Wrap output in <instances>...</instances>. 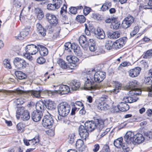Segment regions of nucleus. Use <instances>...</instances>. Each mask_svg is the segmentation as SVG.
Listing matches in <instances>:
<instances>
[{
  "label": "nucleus",
  "instance_id": "nucleus-1",
  "mask_svg": "<svg viewBox=\"0 0 152 152\" xmlns=\"http://www.w3.org/2000/svg\"><path fill=\"white\" fill-rule=\"evenodd\" d=\"M85 126H80L79 128V134L83 140H85L88 136V132H91L95 128L100 131L104 127V121L100 119H96L95 121H87L85 124Z\"/></svg>",
  "mask_w": 152,
  "mask_h": 152
},
{
  "label": "nucleus",
  "instance_id": "nucleus-2",
  "mask_svg": "<svg viewBox=\"0 0 152 152\" xmlns=\"http://www.w3.org/2000/svg\"><path fill=\"white\" fill-rule=\"evenodd\" d=\"M88 71L86 77L85 78L84 88L85 90H94L101 88L102 86L99 84H94V81Z\"/></svg>",
  "mask_w": 152,
  "mask_h": 152
},
{
  "label": "nucleus",
  "instance_id": "nucleus-3",
  "mask_svg": "<svg viewBox=\"0 0 152 152\" xmlns=\"http://www.w3.org/2000/svg\"><path fill=\"white\" fill-rule=\"evenodd\" d=\"M57 109L59 115L61 116L65 117L69 113L70 107L66 102H63L58 104Z\"/></svg>",
  "mask_w": 152,
  "mask_h": 152
},
{
  "label": "nucleus",
  "instance_id": "nucleus-4",
  "mask_svg": "<svg viewBox=\"0 0 152 152\" xmlns=\"http://www.w3.org/2000/svg\"><path fill=\"white\" fill-rule=\"evenodd\" d=\"M122 86V84L119 83L117 82L115 83L114 88L110 91H100V94L102 95L101 98L103 99V100H105L109 98V96L112 92H113L115 94H117L119 91V90H121Z\"/></svg>",
  "mask_w": 152,
  "mask_h": 152
},
{
  "label": "nucleus",
  "instance_id": "nucleus-5",
  "mask_svg": "<svg viewBox=\"0 0 152 152\" xmlns=\"http://www.w3.org/2000/svg\"><path fill=\"white\" fill-rule=\"evenodd\" d=\"M88 71L91 77L93 78L94 81L96 82L100 83L105 78L106 73L104 72L98 71L96 72L94 69H92Z\"/></svg>",
  "mask_w": 152,
  "mask_h": 152
},
{
  "label": "nucleus",
  "instance_id": "nucleus-6",
  "mask_svg": "<svg viewBox=\"0 0 152 152\" xmlns=\"http://www.w3.org/2000/svg\"><path fill=\"white\" fill-rule=\"evenodd\" d=\"M53 87L55 88H58V90L54 91H47V93L49 94L52 95L54 93H58L61 95L67 94L70 91V88L69 87L66 85H59L57 86H54Z\"/></svg>",
  "mask_w": 152,
  "mask_h": 152
},
{
  "label": "nucleus",
  "instance_id": "nucleus-7",
  "mask_svg": "<svg viewBox=\"0 0 152 152\" xmlns=\"http://www.w3.org/2000/svg\"><path fill=\"white\" fill-rule=\"evenodd\" d=\"M13 63L15 67L20 69H25L28 65V63L24 60L18 57L14 59Z\"/></svg>",
  "mask_w": 152,
  "mask_h": 152
},
{
  "label": "nucleus",
  "instance_id": "nucleus-8",
  "mask_svg": "<svg viewBox=\"0 0 152 152\" xmlns=\"http://www.w3.org/2000/svg\"><path fill=\"white\" fill-rule=\"evenodd\" d=\"M53 123V120L50 115H46L42 120V124L43 126L47 128L51 127Z\"/></svg>",
  "mask_w": 152,
  "mask_h": 152
},
{
  "label": "nucleus",
  "instance_id": "nucleus-9",
  "mask_svg": "<svg viewBox=\"0 0 152 152\" xmlns=\"http://www.w3.org/2000/svg\"><path fill=\"white\" fill-rule=\"evenodd\" d=\"M134 18L131 15H129L123 20L121 26L124 28H127L130 26L133 23Z\"/></svg>",
  "mask_w": 152,
  "mask_h": 152
},
{
  "label": "nucleus",
  "instance_id": "nucleus-10",
  "mask_svg": "<svg viewBox=\"0 0 152 152\" xmlns=\"http://www.w3.org/2000/svg\"><path fill=\"white\" fill-rule=\"evenodd\" d=\"M26 55H33L36 54L38 51V47L34 45H29L25 48Z\"/></svg>",
  "mask_w": 152,
  "mask_h": 152
},
{
  "label": "nucleus",
  "instance_id": "nucleus-11",
  "mask_svg": "<svg viewBox=\"0 0 152 152\" xmlns=\"http://www.w3.org/2000/svg\"><path fill=\"white\" fill-rule=\"evenodd\" d=\"M36 33L37 35L40 37H44L46 34V30L41 24L37 23L36 25Z\"/></svg>",
  "mask_w": 152,
  "mask_h": 152
},
{
  "label": "nucleus",
  "instance_id": "nucleus-12",
  "mask_svg": "<svg viewBox=\"0 0 152 152\" xmlns=\"http://www.w3.org/2000/svg\"><path fill=\"white\" fill-rule=\"evenodd\" d=\"M134 136L133 132L130 131L128 132L124 137V140L128 144H133Z\"/></svg>",
  "mask_w": 152,
  "mask_h": 152
},
{
  "label": "nucleus",
  "instance_id": "nucleus-13",
  "mask_svg": "<svg viewBox=\"0 0 152 152\" xmlns=\"http://www.w3.org/2000/svg\"><path fill=\"white\" fill-rule=\"evenodd\" d=\"M141 70V68L139 67L131 69L128 71L129 75L132 78L137 77L140 74Z\"/></svg>",
  "mask_w": 152,
  "mask_h": 152
},
{
  "label": "nucleus",
  "instance_id": "nucleus-14",
  "mask_svg": "<svg viewBox=\"0 0 152 152\" xmlns=\"http://www.w3.org/2000/svg\"><path fill=\"white\" fill-rule=\"evenodd\" d=\"M47 20L50 24L56 25L58 23V19L54 15L47 13L45 15Z\"/></svg>",
  "mask_w": 152,
  "mask_h": 152
},
{
  "label": "nucleus",
  "instance_id": "nucleus-15",
  "mask_svg": "<svg viewBox=\"0 0 152 152\" xmlns=\"http://www.w3.org/2000/svg\"><path fill=\"white\" fill-rule=\"evenodd\" d=\"M42 116V112L34 111L31 113V118L33 121L37 122L39 121Z\"/></svg>",
  "mask_w": 152,
  "mask_h": 152
},
{
  "label": "nucleus",
  "instance_id": "nucleus-16",
  "mask_svg": "<svg viewBox=\"0 0 152 152\" xmlns=\"http://www.w3.org/2000/svg\"><path fill=\"white\" fill-rule=\"evenodd\" d=\"M138 85V82L136 80H134L129 82L125 88L128 90H134L137 88Z\"/></svg>",
  "mask_w": 152,
  "mask_h": 152
},
{
  "label": "nucleus",
  "instance_id": "nucleus-17",
  "mask_svg": "<svg viewBox=\"0 0 152 152\" xmlns=\"http://www.w3.org/2000/svg\"><path fill=\"white\" fill-rule=\"evenodd\" d=\"M134 140L133 142V144H139L143 142L145 140V138L143 135L140 133L137 134L135 135Z\"/></svg>",
  "mask_w": 152,
  "mask_h": 152
},
{
  "label": "nucleus",
  "instance_id": "nucleus-18",
  "mask_svg": "<svg viewBox=\"0 0 152 152\" xmlns=\"http://www.w3.org/2000/svg\"><path fill=\"white\" fill-rule=\"evenodd\" d=\"M88 39H87L86 37L83 35L80 36L79 38V42L80 44L84 50L86 49V47L87 46V43L88 41Z\"/></svg>",
  "mask_w": 152,
  "mask_h": 152
},
{
  "label": "nucleus",
  "instance_id": "nucleus-19",
  "mask_svg": "<svg viewBox=\"0 0 152 152\" xmlns=\"http://www.w3.org/2000/svg\"><path fill=\"white\" fill-rule=\"evenodd\" d=\"M126 39L125 37L120 38L114 42V45L115 46L116 49L120 48L123 46L126 42L125 41Z\"/></svg>",
  "mask_w": 152,
  "mask_h": 152
},
{
  "label": "nucleus",
  "instance_id": "nucleus-20",
  "mask_svg": "<svg viewBox=\"0 0 152 152\" xmlns=\"http://www.w3.org/2000/svg\"><path fill=\"white\" fill-rule=\"evenodd\" d=\"M45 107V103L41 100L37 102L36 105V110L39 112H42Z\"/></svg>",
  "mask_w": 152,
  "mask_h": 152
},
{
  "label": "nucleus",
  "instance_id": "nucleus-21",
  "mask_svg": "<svg viewBox=\"0 0 152 152\" xmlns=\"http://www.w3.org/2000/svg\"><path fill=\"white\" fill-rule=\"evenodd\" d=\"M80 83L76 80L71 81L69 83V85L71 88L73 90H77L80 87Z\"/></svg>",
  "mask_w": 152,
  "mask_h": 152
},
{
  "label": "nucleus",
  "instance_id": "nucleus-22",
  "mask_svg": "<svg viewBox=\"0 0 152 152\" xmlns=\"http://www.w3.org/2000/svg\"><path fill=\"white\" fill-rule=\"evenodd\" d=\"M124 102H121L117 107L118 110L122 112L126 111L129 109V106L126 103Z\"/></svg>",
  "mask_w": 152,
  "mask_h": 152
},
{
  "label": "nucleus",
  "instance_id": "nucleus-23",
  "mask_svg": "<svg viewBox=\"0 0 152 152\" xmlns=\"http://www.w3.org/2000/svg\"><path fill=\"white\" fill-rule=\"evenodd\" d=\"M61 30L60 27L56 28L52 33H49V39H54L58 37L60 31Z\"/></svg>",
  "mask_w": 152,
  "mask_h": 152
},
{
  "label": "nucleus",
  "instance_id": "nucleus-24",
  "mask_svg": "<svg viewBox=\"0 0 152 152\" xmlns=\"http://www.w3.org/2000/svg\"><path fill=\"white\" fill-rule=\"evenodd\" d=\"M38 50L40 55L43 56H46L48 53V49L44 46L41 45H38Z\"/></svg>",
  "mask_w": 152,
  "mask_h": 152
},
{
  "label": "nucleus",
  "instance_id": "nucleus-25",
  "mask_svg": "<svg viewBox=\"0 0 152 152\" xmlns=\"http://www.w3.org/2000/svg\"><path fill=\"white\" fill-rule=\"evenodd\" d=\"M87 45L86 49L89 47L90 50L91 51H94L95 50V42L92 39H89L87 43Z\"/></svg>",
  "mask_w": 152,
  "mask_h": 152
},
{
  "label": "nucleus",
  "instance_id": "nucleus-26",
  "mask_svg": "<svg viewBox=\"0 0 152 152\" xmlns=\"http://www.w3.org/2000/svg\"><path fill=\"white\" fill-rule=\"evenodd\" d=\"M29 31V29L28 28L23 29V31L20 33V36L15 37L19 40H22L28 34Z\"/></svg>",
  "mask_w": 152,
  "mask_h": 152
},
{
  "label": "nucleus",
  "instance_id": "nucleus-27",
  "mask_svg": "<svg viewBox=\"0 0 152 152\" xmlns=\"http://www.w3.org/2000/svg\"><path fill=\"white\" fill-rule=\"evenodd\" d=\"M96 37L99 39H104L105 37V34L103 31L99 28H98L95 32Z\"/></svg>",
  "mask_w": 152,
  "mask_h": 152
},
{
  "label": "nucleus",
  "instance_id": "nucleus-28",
  "mask_svg": "<svg viewBox=\"0 0 152 152\" xmlns=\"http://www.w3.org/2000/svg\"><path fill=\"white\" fill-rule=\"evenodd\" d=\"M26 110L25 108L23 107L18 108L16 112L17 118L18 119Z\"/></svg>",
  "mask_w": 152,
  "mask_h": 152
},
{
  "label": "nucleus",
  "instance_id": "nucleus-29",
  "mask_svg": "<svg viewBox=\"0 0 152 152\" xmlns=\"http://www.w3.org/2000/svg\"><path fill=\"white\" fill-rule=\"evenodd\" d=\"M45 103L46 107L49 110H53L55 109V104L51 100H49Z\"/></svg>",
  "mask_w": 152,
  "mask_h": 152
},
{
  "label": "nucleus",
  "instance_id": "nucleus-30",
  "mask_svg": "<svg viewBox=\"0 0 152 152\" xmlns=\"http://www.w3.org/2000/svg\"><path fill=\"white\" fill-rule=\"evenodd\" d=\"M66 8V6L64 4L60 11V13L63 17V19L64 20H66L68 19L67 16L66 15L67 14Z\"/></svg>",
  "mask_w": 152,
  "mask_h": 152
},
{
  "label": "nucleus",
  "instance_id": "nucleus-31",
  "mask_svg": "<svg viewBox=\"0 0 152 152\" xmlns=\"http://www.w3.org/2000/svg\"><path fill=\"white\" fill-rule=\"evenodd\" d=\"M15 73L16 77L20 80L25 79L27 77L25 73L20 71H15Z\"/></svg>",
  "mask_w": 152,
  "mask_h": 152
},
{
  "label": "nucleus",
  "instance_id": "nucleus-32",
  "mask_svg": "<svg viewBox=\"0 0 152 152\" xmlns=\"http://www.w3.org/2000/svg\"><path fill=\"white\" fill-rule=\"evenodd\" d=\"M120 24L119 22L115 19L112 20L110 28L113 29H118L120 27Z\"/></svg>",
  "mask_w": 152,
  "mask_h": 152
},
{
  "label": "nucleus",
  "instance_id": "nucleus-33",
  "mask_svg": "<svg viewBox=\"0 0 152 152\" xmlns=\"http://www.w3.org/2000/svg\"><path fill=\"white\" fill-rule=\"evenodd\" d=\"M138 99V98L135 96H133V97L129 96L124 98V100L126 103H129L135 102L137 101Z\"/></svg>",
  "mask_w": 152,
  "mask_h": 152
},
{
  "label": "nucleus",
  "instance_id": "nucleus-34",
  "mask_svg": "<svg viewBox=\"0 0 152 152\" xmlns=\"http://www.w3.org/2000/svg\"><path fill=\"white\" fill-rule=\"evenodd\" d=\"M120 34L118 31L110 32L108 34V36L111 39H116L120 37Z\"/></svg>",
  "mask_w": 152,
  "mask_h": 152
},
{
  "label": "nucleus",
  "instance_id": "nucleus-35",
  "mask_svg": "<svg viewBox=\"0 0 152 152\" xmlns=\"http://www.w3.org/2000/svg\"><path fill=\"white\" fill-rule=\"evenodd\" d=\"M123 138L122 137L119 138L114 141V146L117 148H120L121 147L122 144Z\"/></svg>",
  "mask_w": 152,
  "mask_h": 152
},
{
  "label": "nucleus",
  "instance_id": "nucleus-36",
  "mask_svg": "<svg viewBox=\"0 0 152 152\" xmlns=\"http://www.w3.org/2000/svg\"><path fill=\"white\" fill-rule=\"evenodd\" d=\"M40 91L31 90L29 92V94L32 96L33 97H35L39 98L40 96Z\"/></svg>",
  "mask_w": 152,
  "mask_h": 152
},
{
  "label": "nucleus",
  "instance_id": "nucleus-37",
  "mask_svg": "<svg viewBox=\"0 0 152 152\" xmlns=\"http://www.w3.org/2000/svg\"><path fill=\"white\" fill-rule=\"evenodd\" d=\"M129 93L132 96L134 95H139L141 94V90L140 89L137 88L134 90L130 91Z\"/></svg>",
  "mask_w": 152,
  "mask_h": 152
},
{
  "label": "nucleus",
  "instance_id": "nucleus-38",
  "mask_svg": "<svg viewBox=\"0 0 152 152\" xmlns=\"http://www.w3.org/2000/svg\"><path fill=\"white\" fill-rule=\"evenodd\" d=\"M80 49L79 47L77 45H75V44H72L71 50H73L75 54L78 55L80 53Z\"/></svg>",
  "mask_w": 152,
  "mask_h": 152
},
{
  "label": "nucleus",
  "instance_id": "nucleus-39",
  "mask_svg": "<svg viewBox=\"0 0 152 152\" xmlns=\"http://www.w3.org/2000/svg\"><path fill=\"white\" fill-rule=\"evenodd\" d=\"M98 110H105L108 108L109 106L105 103H99L97 107Z\"/></svg>",
  "mask_w": 152,
  "mask_h": 152
},
{
  "label": "nucleus",
  "instance_id": "nucleus-40",
  "mask_svg": "<svg viewBox=\"0 0 152 152\" xmlns=\"http://www.w3.org/2000/svg\"><path fill=\"white\" fill-rule=\"evenodd\" d=\"M111 4L110 2H107L104 4L101 7L100 10L104 12L108 10L111 6Z\"/></svg>",
  "mask_w": 152,
  "mask_h": 152
},
{
  "label": "nucleus",
  "instance_id": "nucleus-41",
  "mask_svg": "<svg viewBox=\"0 0 152 152\" xmlns=\"http://www.w3.org/2000/svg\"><path fill=\"white\" fill-rule=\"evenodd\" d=\"M75 145L77 148L79 149L80 150H81L82 151L83 149L81 150L80 149L81 148H83V146H84L83 141L81 139H78Z\"/></svg>",
  "mask_w": 152,
  "mask_h": 152
},
{
  "label": "nucleus",
  "instance_id": "nucleus-42",
  "mask_svg": "<svg viewBox=\"0 0 152 152\" xmlns=\"http://www.w3.org/2000/svg\"><path fill=\"white\" fill-rule=\"evenodd\" d=\"M113 45H114V42L110 40H108L105 43V47L107 50H110L112 48Z\"/></svg>",
  "mask_w": 152,
  "mask_h": 152
},
{
  "label": "nucleus",
  "instance_id": "nucleus-43",
  "mask_svg": "<svg viewBox=\"0 0 152 152\" xmlns=\"http://www.w3.org/2000/svg\"><path fill=\"white\" fill-rule=\"evenodd\" d=\"M20 117L23 121H26L28 120L30 118L29 112L26 110Z\"/></svg>",
  "mask_w": 152,
  "mask_h": 152
},
{
  "label": "nucleus",
  "instance_id": "nucleus-44",
  "mask_svg": "<svg viewBox=\"0 0 152 152\" xmlns=\"http://www.w3.org/2000/svg\"><path fill=\"white\" fill-rule=\"evenodd\" d=\"M58 64L61 67L64 69H66L67 67V65L63 60L59 59L58 61Z\"/></svg>",
  "mask_w": 152,
  "mask_h": 152
},
{
  "label": "nucleus",
  "instance_id": "nucleus-45",
  "mask_svg": "<svg viewBox=\"0 0 152 152\" xmlns=\"http://www.w3.org/2000/svg\"><path fill=\"white\" fill-rule=\"evenodd\" d=\"M76 19L77 22L80 23L84 22L86 20V18L83 15H80L77 16L76 18Z\"/></svg>",
  "mask_w": 152,
  "mask_h": 152
},
{
  "label": "nucleus",
  "instance_id": "nucleus-46",
  "mask_svg": "<svg viewBox=\"0 0 152 152\" xmlns=\"http://www.w3.org/2000/svg\"><path fill=\"white\" fill-rule=\"evenodd\" d=\"M152 56V50H147L145 54L143 55V58H144L148 59L150 58Z\"/></svg>",
  "mask_w": 152,
  "mask_h": 152
},
{
  "label": "nucleus",
  "instance_id": "nucleus-47",
  "mask_svg": "<svg viewBox=\"0 0 152 152\" xmlns=\"http://www.w3.org/2000/svg\"><path fill=\"white\" fill-rule=\"evenodd\" d=\"M77 66V65L76 63H70L67 65V69H75Z\"/></svg>",
  "mask_w": 152,
  "mask_h": 152
},
{
  "label": "nucleus",
  "instance_id": "nucleus-48",
  "mask_svg": "<svg viewBox=\"0 0 152 152\" xmlns=\"http://www.w3.org/2000/svg\"><path fill=\"white\" fill-rule=\"evenodd\" d=\"M47 9L50 10H54L57 9V7L53 2L52 4H48L47 6Z\"/></svg>",
  "mask_w": 152,
  "mask_h": 152
},
{
  "label": "nucleus",
  "instance_id": "nucleus-49",
  "mask_svg": "<svg viewBox=\"0 0 152 152\" xmlns=\"http://www.w3.org/2000/svg\"><path fill=\"white\" fill-rule=\"evenodd\" d=\"M65 49L67 50L68 52L71 51V47H72V44L70 42L66 43L65 44Z\"/></svg>",
  "mask_w": 152,
  "mask_h": 152
},
{
  "label": "nucleus",
  "instance_id": "nucleus-50",
  "mask_svg": "<svg viewBox=\"0 0 152 152\" xmlns=\"http://www.w3.org/2000/svg\"><path fill=\"white\" fill-rule=\"evenodd\" d=\"M75 138V135L74 134H70L69 136L68 139L69 140V142L72 144L74 142Z\"/></svg>",
  "mask_w": 152,
  "mask_h": 152
},
{
  "label": "nucleus",
  "instance_id": "nucleus-51",
  "mask_svg": "<svg viewBox=\"0 0 152 152\" xmlns=\"http://www.w3.org/2000/svg\"><path fill=\"white\" fill-rule=\"evenodd\" d=\"M71 104L72 106V108L71 110V114L72 115H74L75 113V111L78 109L79 108L76 107L75 104L74 102H72L71 103Z\"/></svg>",
  "mask_w": 152,
  "mask_h": 152
},
{
  "label": "nucleus",
  "instance_id": "nucleus-52",
  "mask_svg": "<svg viewBox=\"0 0 152 152\" xmlns=\"http://www.w3.org/2000/svg\"><path fill=\"white\" fill-rule=\"evenodd\" d=\"M3 64L5 67L11 69V66L10 63L8 60L5 59L3 61Z\"/></svg>",
  "mask_w": 152,
  "mask_h": 152
},
{
  "label": "nucleus",
  "instance_id": "nucleus-53",
  "mask_svg": "<svg viewBox=\"0 0 152 152\" xmlns=\"http://www.w3.org/2000/svg\"><path fill=\"white\" fill-rule=\"evenodd\" d=\"M149 1L147 5L143 6V7L144 9H150L152 8V0H148Z\"/></svg>",
  "mask_w": 152,
  "mask_h": 152
},
{
  "label": "nucleus",
  "instance_id": "nucleus-54",
  "mask_svg": "<svg viewBox=\"0 0 152 152\" xmlns=\"http://www.w3.org/2000/svg\"><path fill=\"white\" fill-rule=\"evenodd\" d=\"M53 2L57 7V9L60 7L62 3V0H53Z\"/></svg>",
  "mask_w": 152,
  "mask_h": 152
},
{
  "label": "nucleus",
  "instance_id": "nucleus-55",
  "mask_svg": "<svg viewBox=\"0 0 152 152\" xmlns=\"http://www.w3.org/2000/svg\"><path fill=\"white\" fill-rule=\"evenodd\" d=\"M139 30V27L138 26H135L133 30L130 33V35L133 37L138 32Z\"/></svg>",
  "mask_w": 152,
  "mask_h": 152
},
{
  "label": "nucleus",
  "instance_id": "nucleus-56",
  "mask_svg": "<svg viewBox=\"0 0 152 152\" xmlns=\"http://www.w3.org/2000/svg\"><path fill=\"white\" fill-rule=\"evenodd\" d=\"M91 9L88 7L85 6L83 9V12L85 15H87L91 12Z\"/></svg>",
  "mask_w": 152,
  "mask_h": 152
},
{
  "label": "nucleus",
  "instance_id": "nucleus-57",
  "mask_svg": "<svg viewBox=\"0 0 152 152\" xmlns=\"http://www.w3.org/2000/svg\"><path fill=\"white\" fill-rule=\"evenodd\" d=\"M121 147L124 152H129L130 151L129 148L126 145L123 144Z\"/></svg>",
  "mask_w": 152,
  "mask_h": 152
},
{
  "label": "nucleus",
  "instance_id": "nucleus-58",
  "mask_svg": "<svg viewBox=\"0 0 152 152\" xmlns=\"http://www.w3.org/2000/svg\"><path fill=\"white\" fill-rule=\"evenodd\" d=\"M17 128L18 131H23L24 128L23 124L21 123H18L17 125Z\"/></svg>",
  "mask_w": 152,
  "mask_h": 152
},
{
  "label": "nucleus",
  "instance_id": "nucleus-59",
  "mask_svg": "<svg viewBox=\"0 0 152 152\" xmlns=\"http://www.w3.org/2000/svg\"><path fill=\"white\" fill-rule=\"evenodd\" d=\"M45 61V60L42 57H39L37 59V62L38 63L42 64Z\"/></svg>",
  "mask_w": 152,
  "mask_h": 152
},
{
  "label": "nucleus",
  "instance_id": "nucleus-60",
  "mask_svg": "<svg viewBox=\"0 0 152 152\" xmlns=\"http://www.w3.org/2000/svg\"><path fill=\"white\" fill-rule=\"evenodd\" d=\"M13 4L17 7H20L21 5V3L18 0H14L13 1Z\"/></svg>",
  "mask_w": 152,
  "mask_h": 152
},
{
  "label": "nucleus",
  "instance_id": "nucleus-61",
  "mask_svg": "<svg viewBox=\"0 0 152 152\" xmlns=\"http://www.w3.org/2000/svg\"><path fill=\"white\" fill-rule=\"evenodd\" d=\"M15 101L18 105L22 104L24 103V101L22 98H18Z\"/></svg>",
  "mask_w": 152,
  "mask_h": 152
},
{
  "label": "nucleus",
  "instance_id": "nucleus-62",
  "mask_svg": "<svg viewBox=\"0 0 152 152\" xmlns=\"http://www.w3.org/2000/svg\"><path fill=\"white\" fill-rule=\"evenodd\" d=\"M99 145L97 144H96L94 145L92 151L94 152H97L99 149Z\"/></svg>",
  "mask_w": 152,
  "mask_h": 152
},
{
  "label": "nucleus",
  "instance_id": "nucleus-63",
  "mask_svg": "<svg viewBox=\"0 0 152 152\" xmlns=\"http://www.w3.org/2000/svg\"><path fill=\"white\" fill-rule=\"evenodd\" d=\"M109 147L107 145L104 146L102 150L100 152H109Z\"/></svg>",
  "mask_w": 152,
  "mask_h": 152
},
{
  "label": "nucleus",
  "instance_id": "nucleus-64",
  "mask_svg": "<svg viewBox=\"0 0 152 152\" xmlns=\"http://www.w3.org/2000/svg\"><path fill=\"white\" fill-rule=\"evenodd\" d=\"M145 135L149 138H152V129L151 131H149L145 133Z\"/></svg>",
  "mask_w": 152,
  "mask_h": 152
}]
</instances>
